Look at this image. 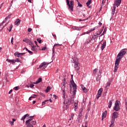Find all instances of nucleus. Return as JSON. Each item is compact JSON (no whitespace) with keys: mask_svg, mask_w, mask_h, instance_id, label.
Masks as SVG:
<instances>
[{"mask_svg":"<svg viewBox=\"0 0 127 127\" xmlns=\"http://www.w3.org/2000/svg\"><path fill=\"white\" fill-rule=\"evenodd\" d=\"M126 50H127V49H124L122 50L120 53L117 55V59L115 61V67H114V72H117L118 71V69H119V65H120V62H121V60H122V58L126 55V53H127V52Z\"/></svg>","mask_w":127,"mask_h":127,"instance_id":"f257e3e1","label":"nucleus"},{"mask_svg":"<svg viewBox=\"0 0 127 127\" xmlns=\"http://www.w3.org/2000/svg\"><path fill=\"white\" fill-rule=\"evenodd\" d=\"M31 118H34V116H30L29 119L25 122L26 126L27 127H33V125L36 124V122L33 121V119Z\"/></svg>","mask_w":127,"mask_h":127,"instance_id":"f03ea898","label":"nucleus"},{"mask_svg":"<svg viewBox=\"0 0 127 127\" xmlns=\"http://www.w3.org/2000/svg\"><path fill=\"white\" fill-rule=\"evenodd\" d=\"M72 60L73 61V63H74V68L75 70H76V72L77 73H79V71L80 70V66H79V60L78 58H74L72 59Z\"/></svg>","mask_w":127,"mask_h":127,"instance_id":"7ed1b4c3","label":"nucleus"},{"mask_svg":"<svg viewBox=\"0 0 127 127\" xmlns=\"http://www.w3.org/2000/svg\"><path fill=\"white\" fill-rule=\"evenodd\" d=\"M71 76L72 80L70 81V83L72 86V88L73 90L72 92V94H73L74 96H75V95H76V92H77V85L75 83V82H74V80H73V75H71Z\"/></svg>","mask_w":127,"mask_h":127,"instance_id":"20e7f679","label":"nucleus"},{"mask_svg":"<svg viewBox=\"0 0 127 127\" xmlns=\"http://www.w3.org/2000/svg\"><path fill=\"white\" fill-rule=\"evenodd\" d=\"M66 4L68 6V9H70L71 11H73V7L74 6V1L70 0H66Z\"/></svg>","mask_w":127,"mask_h":127,"instance_id":"39448f33","label":"nucleus"},{"mask_svg":"<svg viewBox=\"0 0 127 127\" xmlns=\"http://www.w3.org/2000/svg\"><path fill=\"white\" fill-rule=\"evenodd\" d=\"M114 111H116V112H119L120 110H121V108L120 107V101L118 100H117L115 103V106L114 107Z\"/></svg>","mask_w":127,"mask_h":127,"instance_id":"423d86ee","label":"nucleus"},{"mask_svg":"<svg viewBox=\"0 0 127 127\" xmlns=\"http://www.w3.org/2000/svg\"><path fill=\"white\" fill-rule=\"evenodd\" d=\"M5 26H7V30H8V31H9V32H10V31H11V29H12V24H10V25H8V22H7V23H6L2 28V29L0 30V31H1V30H2V29H3V28H4V27H5Z\"/></svg>","mask_w":127,"mask_h":127,"instance_id":"0eeeda50","label":"nucleus"},{"mask_svg":"<svg viewBox=\"0 0 127 127\" xmlns=\"http://www.w3.org/2000/svg\"><path fill=\"white\" fill-rule=\"evenodd\" d=\"M72 103V100L68 99L66 101V100H64V104L67 108H69V106Z\"/></svg>","mask_w":127,"mask_h":127,"instance_id":"6e6552de","label":"nucleus"},{"mask_svg":"<svg viewBox=\"0 0 127 127\" xmlns=\"http://www.w3.org/2000/svg\"><path fill=\"white\" fill-rule=\"evenodd\" d=\"M118 118H119V113H118L117 112H114L112 114L111 119L114 120L116 121V119H118Z\"/></svg>","mask_w":127,"mask_h":127,"instance_id":"1a4fd4ad","label":"nucleus"},{"mask_svg":"<svg viewBox=\"0 0 127 127\" xmlns=\"http://www.w3.org/2000/svg\"><path fill=\"white\" fill-rule=\"evenodd\" d=\"M48 65V64H46L45 62L42 63L39 66V68H40L41 69H45V68H46V67H47V66Z\"/></svg>","mask_w":127,"mask_h":127,"instance_id":"9d476101","label":"nucleus"},{"mask_svg":"<svg viewBox=\"0 0 127 127\" xmlns=\"http://www.w3.org/2000/svg\"><path fill=\"white\" fill-rule=\"evenodd\" d=\"M57 45H59V46H61L62 45L60 44H55L53 48L52 49V51H53V57H54L55 55V49H54V48L55 47V46H57Z\"/></svg>","mask_w":127,"mask_h":127,"instance_id":"9b49d317","label":"nucleus"},{"mask_svg":"<svg viewBox=\"0 0 127 127\" xmlns=\"http://www.w3.org/2000/svg\"><path fill=\"white\" fill-rule=\"evenodd\" d=\"M106 45H107V42L106 41H104L101 47V49L102 51H103V50H104V49L106 48Z\"/></svg>","mask_w":127,"mask_h":127,"instance_id":"f8f14e48","label":"nucleus"},{"mask_svg":"<svg viewBox=\"0 0 127 127\" xmlns=\"http://www.w3.org/2000/svg\"><path fill=\"white\" fill-rule=\"evenodd\" d=\"M115 3L117 7H118L122 3V0H116Z\"/></svg>","mask_w":127,"mask_h":127,"instance_id":"ddd939ff","label":"nucleus"},{"mask_svg":"<svg viewBox=\"0 0 127 127\" xmlns=\"http://www.w3.org/2000/svg\"><path fill=\"white\" fill-rule=\"evenodd\" d=\"M107 111H105V112H104L102 113V121H103L104 120V119L106 118V117H107Z\"/></svg>","mask_w":127,"mask_h":127,"instance_id":"4468645a","label":"nucleus"},{"mask_svg":"<svg viewBox=\"0 0 127 127\" xmlns=\"http://www.w3.org/2000/svg\"><path fill=\"white\" fill-rule=\"evenodd\" d=\"M31 50L34 51L35 53H37V48H36V46H33L31 47Z\"/></svg>","mask_w":127,"mask_h":127,"instance_id":"2eb2a0df","label":"nucleus"},{"mask_svg":"<svg viewBox=\"0 0 127 127\" xmlns=\"http://www.w3.org/2000/svg\"><path fill=\"white\" fill-rule=\"evenodd\" d=\"M21 22V20L19 19V18L17 19L16 21L14 22L15 25H18L20 24V22Z\"/></svg>","mask_w":127,"mask_h":127,"instance_id":"dca6fc26","label":"nucleus"},{"mask_svg":"<svg viewBox=\"0 0 127 127\" xmlns=\"http://www.w3.org/2000/svg\"><path fill=\"white\" fill-rule=\"evenodd\" d=\"M72 29H74V30H78V31H80L81 29H82V27H77V26H73Z\"/></svg>","mask_w":127,"mask_h":127,"instance_id":"f3484780","label":"nucleus"},{"mask_svg":"<svg viewBox=\"0 0 127 127\" xmlns=\"http://www.w3.org/2000/svg\"><path fill=\"white\" fill-rule=\"evenodd\" d=\"M113 102H114L113 99H112L109 101V104H108L109 109H111V108H112V105H113Z\"/></svg>","mask_w":127,"mask_h":127,"instance_id":"a211bd4d","label":"nucleus"},{"mask_svg":"<svg viewBox=\"0 0 127 127\" xmlns=\"http://www.w3.org/2000/svg\"><path fill=\"white\" fill-rule=\"evenodd\" d=\"M83 108H81L80 110H79V115H78V118L79 119H80V118H81V117H82V113H83Z\"/></svg>","mask_w":127,"mask_h":127,"instance_id":"6ab92c4d","label":"nucleus"},{"mask_svg":"<svg viewBox=\"0 0 127 127\" xmlns=\"http://www.w3.org/2000/svg\"><path fill=\"white\" fill-rule=\"evenodd\" d=\"M92 3V0H88V1L86 2V4L88 7L90 8L91 6H90V4Z\"/></svg>","mask_w":127,"mask_h":127,"instance_id":"aec40b11","label":"nucleus"},{"mask_svg":"<svg viewBox=\"0 0 127 127\" xmlns=\"http://www.w3.org/2000/svg\"><path fill=\"white\" fill-rule=\"evenodd\" d=\"M6 61H7L8 63H12V65H14V60H9L7 59Z\"/></svg>","mask_w":127,"mask_h":127,"instance_id":"412c9836","label":"nucleus"},{"mask_svg":"<svg viewBox=\"0 0 127 127\" xmlns=\"http://www.w3.org/2000/svg\"><path fill=\"white\" fill-rule=\"evenodd\" d=\"M63 98L64 101V100H66V94H65V89L63 90Z\"/></svg>","mask_w":127,"mask_h":127,"instance_id":"4be33fe9","label":"nucleus"},{"mask_svg":"<svg viewBox=\"0 0 127 127\" xmlns=\"http://www.w3.org/2000/svg\"><path fill=\"white\" fill-rule=\"evenodd\" d=\"M101 75H99V74L97 75V76L96 77V81L97 82H99V81L100 80H101Z\"/></svg>","mask_w":127,"mask_h":127,"instance_id":"5701e85b","label":"nucleus"},{"mask_svg":"<svg viewBox=\"0 0 127 127\" xmlns=\"http://www.w3.org/2000/svg\"><path fill=\"white\" fill-rule=\"evenodd\" d=\"M115 121H116V120L111 119V124H110V127H113V126H114V124H115Z\"/></svg>","mask_w":127,"mask_h":127,"instance_id":"b1692460","label":"nucleus"},{"mask_svg":"<svg viewBox=\"0 0 127 127\" xmlns=\"http://www.w3.org/2000/svg\"><path fill=\"white\" fill-rule=\"evenodd\" d=\"M78 101H76L74 103V109L75 110H76V109H78Z\"/></svg>","mask_w":127,"mask_h":127,"instance_id":"393cba45","label":"nucleus"},{"mask_svg":"<svg viewBox=\"0 0 127 127\" xmlns=\"http://www.w3.org/2000/svg\"><path fill=\"white\" fill-rule=\"evenodd\" d=\"M102 92H103V88H101L99 89L98 91V95H102Z\"/></svg>","mask_w":127,"mask_h":127,"instance_id":"a878e982","label":"nucleus"},{"mask_svg":"<svg viewBox=\"0 0 127 127\" xmlns=\"http://www.w3.org/2000/svg\"><path fill=\"white\" fill-rule=\"evenodd\" d=\"M99 34L98 33H95L93 35V38L94 39H96V38L99 37Z\"/></svg>","mask_w":127,"mask_h":127,"instance_id":"bb28decb","label":"nucleus"},{"mask_svg":"<svg viewBox=\"0 0 127 127\" xmlns=\"http://www.w3.org/2000/svg\"><path fill=\"white\" fill-rule=\"evenodd\" d=\"M20 53H18V52H16L14 53V56L15 57H20Z\"/></svg>","mask_w":127,"mask_h":127,"instance_id":"cd10ccee","label":"nucleus"},{"mask_svg":"<svg viewBox=\"0 0 127 127\" xmlns=\"http://www.w3.org/2000/svg\"><path fill=\"white\" fill-rule=\"evenodd\" d=\"M91 33V31H90V30L87 31V32H84L83 33H82L81 34V36H83V35H85V34H89V33Z\"/></svg>","mask_w":127,"mask_h":127,"instance_id":"c85d7f7f","label":"nucleus"},{"mask_svg":"<svg viewBox=\"0 0 127 127\" xmlns=\"http://www.w3.org/2000/svg\"><path fill=\"white\" fill-rule=\"evenodd\" d=\"M98 28V26H96L93 28H91L89 31H90V32H92V31H94V30H96V29H97Z\"/></svg>","mask_w":127,"mask_h":127,"instance_id":"c756f323","label":"nucleus"},{"mask_svg":"<svg viewBox=\"0 0 127 127\" xmlns=\"http://www.w3.org/2000/svg\"><path fill=\"white\" fill-rule=\"evenodd\" d=\"M51 89V88H50V86H48L46 89V93H48V92L50 91Z\"/></svg>","mask_w":127,"mask_h":127,"instance_id":"7c9ffc66","label":"nucleus"},{"mask_svg":"<svg viewBox=\"0 0 127 127\" xmlns=\"http://www.w3.org/2000/svg\"><path fill=\"white\" fill-rule=\"evenodd\" d=\"M62 90H65V82H63V84H62Z\"/></svg>","mask_w":127,"mask_h":127,"instance_id":"2f4dec72","label":"nucleus"},{"mask_svg":"<svg viewBox=\"0 0 127 127\" xmlns=\"http://www.w3.org/2000/svg\"><path fill=\"white\" fill-rule=\"evenodd\" d=\"M14 64H15V62H17V63H19V62H20V59H18V58H16L15 60H14Z\"/></svg>","mask_w":127,"mask_h":127,"instance_id":"473e14b6","label":"nucleus"},{"mask_svg":"<svg viewBox=\"0 0 127 127\" xmlns=\"http://www.w3.org/2000/svg\"><path fill=\"white\" fill-rule=\"evenodd\" d=\"M91 39H88L85 42V44H88V43H90L91 42Z\"/></svg>","mask_w":127,"mask_h":127,"instance_id":"72a5a7b5","label":"nucleus"},{"mask_svg":"<svg viewBox=\"0 0 127 127\" xmlns=\"http://www.w3.org/2000/svg\"><path fill=\"white\" fill-rule=\"evenodd\" d=\"M107 31V30L106 29H105L104 30V31L103 32V33L101 34V35L100 36V37H101V36H103V35H104V34H106V32Z\"/></svg>","mask_w":127,"mask_h":127,"instance_id":"f704fd0d","label":"nucleus"},{"mask_svg":"<svg viewBox=\"0 0 127 127\" xmlns=\"http://www.w3.org/2000/svg\"><path fill=\"white\" fill-rule=\"evenodd\" d=\"M82 127H88V122H85L84 126L82 125Z\"/></svg>","mask_w":127,"mask_h":127,"instance_id":"c9c22d12","label":"nucleus"},{"mask_svg":"<svg viewBox=\"0 0 127 127\" xmlns=\"http://www.w3.org/2000/svg\"><path fill=\"white\" fill-rule=\"evenodd\" d=\"M29 45H30L31 47H32V46H34V45H33V43H32L31 41H30V42H29Z\"/></svg>","mask_w":127,"mask_h":127,"instance_id":"e433bc0d","label":"nucleus"},{"mask_svg":"<svg viewBox=\"0 0 127 127\" xmlns=\"http://www.w3.org/2000/svg\"><path fill=\"white\" fill-rule=\"evenodd\" d=\"M97 72H98V68H95L93 70V74H97Z\"/></svg>","mask_w":127,"mask_h":127,"instance_id":"4c0bfd02","label":"nucleus"},{"mask_svg":"<svg viewBox=\"0 0 127 127\" xmlns=\"http://www.w3.org/2000/svg\"><path fill=\"white\" fill-rule=\"evenodd\" d=\"M48 101H49V100L47 99L45 100L44 102H42V106H44V105H45V104H46L47 102H48Z\"/></svg>","mask_w":127,"mask_h":127,"instance_id":"58836bf2","label":"nucleus"},{"mask_svg":"<svg viewBox=\"0 0 127 127\" xmlns=\"http://www.w3.org/2000/svg\"><path fill=\"white\" fill-rule=\"evenodd\" d=\"M82 91L83 92V93H87V88H86V87H84L82 89Z\"/></svg>","mask_w":127,"mask_h":127,"instance_id":"ea45409f","label":"nucleus"},{"mask_svg":"<svg viewBox=\"0 0 127 127\" xmlns=\"http://www.w3.org/2000/svg\"><path fill=\"white\" fill-rule=\"evenodd\" d=\"M89 18H90V16H89L88 17H87L86 19H79V21H85V20H88V19H89Z\"/></svg>","mask_w":127,"mask_h":127,"instance_id":"a19ab883","label":"nucleus"},{"mask_svg":"<svg viewBox=\"0 0 127 127\" xmlns=\"http://www.w3.org/2000/svg\"><path fill=\"white\" fill-rule=\"evenodd\" d=\"M111 86V82H109L107 83L106 84V88H107V87H110Z\"/></svg>","mask_w":127,"mask_h":127,"instance_id":"79ce46f5","label":"nucleus"},{"mask_svg":"<svg viewBox=\"0 0 127 127\" xmlns=\"http://www.w3.org/2000/svg\"><path fill=\"white\" fill-rule=\"evenodd\" d=\"M39 83H40V82H42V78H39L37 81Z\"/></svg>","mask_w":127,"mask_h":127,"instance_id":"37998d69","label":"nucleus"},{"mask_svg":"<svg viewBox=\"0 0 127 127\" xmlns=\"http://www.w3.org/2000/svg\"><path fill=\"white\" fill-rule=\"evenodd\" d=\"M7 19H8V18H7V17H5V20L2 21V22L1 23V24H3V23H5V21H6Z\"/></svg>","mask_w":127,"mask_h":127,"instance_id":"c03bdc74","label":"nucleus"},{"mask_svg":"<svg viewBox=\"0 0 127 127\" xmlns=\"http://www.w3.org/2000/svg\"><path fill=\"white\" fill-rule=\"evenodd\" d=\"M102 32H103V28L100 29L99 32L98 33V35H100V34H101Z\"/></svg>","mask_w":127,"mask_h":127,"instance_id":"a18cd8bd","label":"nucleus"},{"mask_svg":"<svg viewBox=\"0 0 127 127\" xmlns=\"http://www.w3.org/2000/svg\"><path fill=\"white\" fill-rule=\"evenodd\" d=\"M33 88V87H34V84H30L29 86H28V88Z\"/></svg>","mask_w":127,"mask_h":127,"instance_id":"49530a36","label":"nucleus"},{"mask_svg":"<svg viewBox=\"0 0 127 127\" xmlns=\"http://www.w3.org/2000/svg\"><path fill=\"white\" fill-rule=\"evenodd\" d=\"M18 89H19V87H18V86H16V87H14V90H15V91H17V90H18Z\"/></svg>","mask_w":127,"mask_h":127,"instance_id":"de8ad7c7","label":"nucleus"},{"mask_svg":"<svg viewBox=\"0 0 127 127\" xmlns=\"http://www.w3.org/2000/svg\"><path fill=\"white\" fill-rule=\"evenodd\" d=\"M112 11H115L116 12V5H114L113 6V9H112Z\"/></svg>","mask_w":127,"mask_h":127,"instance_id":"09e8293b","label":"nucleus"},{"mask_svg":"<svg viewBox=\"0 0 127 127\" xmlns=\"http://www.w3.org/2000/svg\"><path fill=\"white\" fill-rule=\"evenodd\" d=\"M9 123L10 124L11 126H13V124L14 123L13 121H9Z\"/></svg>","mask_w":127,"mask_h":127,"instance_id":"8fccbe9b","label":"nucleus"},{"mask_svg":"<svg viewBox=\"0 0 127 127\" xmlns=\"http://www.w3.org/2000/svg\"><path fill=\"white\" fill-rule=\"evenodd\" d=\"M37 41H38V42H39V43H41L42 40L40 39H37Z\"/></svg>","mask_w":127,"mask_h":127,"instance_id":"3c124183","label":"nucleus"},{"mask_svg":"<svg viewBox=\"0 0 127 127\" xmlns=\"http://www.w3.org/2000/svg\"><path fill=\"white\" fill-rule=\"evenodd\" d=\"M28 53H29V54H30L31 55H33V53L32 52H31V51H28Z\"/></svg>","mask_w":127,"mask_h":127,"instance_id":"603ef678","label":"nucleus"},{"mask_svg":"<svg viewBox=\"0 0 127 127\" xmlns=\"http://www.w3.org/2000/svg\"><path fill=\"white\" fill-rule=\"evenodd\" d=\"M78 5L79 7H82V6H83L80 3V2H78Z\"/></svg>","mask_w":127,"mask_h":127,"instance_id":"864d4df0","label":"nucleus"},{"mask_svg":"<svg viewBox=\"0 0 127 127\" xmlns=\"http://www.w3.org/2000/svg\"><path fill=\"white\" fill-rule=\"evenodd\" d=\"M46 49V47H44L42 48L41 50L42 51H43L45 50Z\"/></svg>","mask_w":127,"mask_h":127,"instance_id":"5fc2aeb1","label":"nucleus"},{"mask_svg":"<svg viewBox=\"0 0 127 127\" xmlns=\"http://www.w3.org/2000/svg\"><path fill=\"white\" fill-rule=\"evenodd\" d=\"M37 95L34 94L32 96H31V98H36V97H37Z\"/></svg>","mask_w":127,"mask_h":127,"instance_id":"6e6d98bb","label":"nucleus"},{"mask_svg":"<svg viewBox=\"0 0 127 127\" xmlns=\"http://www.w3.org/2000/svg\"><path fill=\"white\" fill-rule=\"evenodd\" d=\"M32 30V29H31V28H30L28 29V32H31Z\"/></svg>","mask_w":127,"mask_h":127,"instance_id":"4d7b16f0","label":"nucleus"},{"mask_svg":"<svg viewBox=\"0 0 127 127\" xmlns=\"http://www.w3.org/2000/svg\"><path fill=\"white\" fill-rule=\"evenodd\" d=\"M25 118H26V116H25V115L24 116L22 117L21 120H25Z\"/></svg>","mask_w":127,"mask_h":127,"instance_id":"13d9d810","label":"nucleus"},{"mask_svg":"<svg viewBox=\"0 0 127 127\" xmlns=\"http://www.w3.org/2000/svg\"><path fill=\"white\" fill-rule=\"evenodd\" d=\"M53 97H54V98H55L56 99H58V96H56V95H55V94H54Z\"/></svg>","mask_w":127,"mask_h":127,"instance_id":"bf43d9fd","label":"nucleus"},{"mask_svg":"<svg viewBox=\"0 0 127 127\" xmlns=\"http://www.w3.org/2000/svg\"><path fill=\"white\" fill-rule=\"evenodd\" d=\"M100 96H101L100 95L97 94L96 96V99L98 100V99L100 98Z\"/></svg>","mask_w":127,"mask_h":127,"instance_id":"052dcab7","label":"nucleus"},{"mask_svg":"<svg viewBox=\"0 0 127 127\" xmlns=\"http://www.w3.org/2000/svg\"><path fill=\"white\" fill-rule=\"evenodd\" d=\"M115 13H116L115 11H112V16H114V14H115Z\"/></svg>","mask_w":127,"mask_h":127,"instance_id":"680f3d73","label":"nucleus"},{"mask_svg":"<svg viewBox=\"0 0 127 127\" xmlns=\"http://www.w3.org/2000/svg\"><path fill=\"white\" fill-rule=\"evenodd\" d=\"M74 114H71V118L72 120H73V118H74Z\"/></svg>","mask_w":127,"mask_h":127,"instance_id":"e2e57ef3","label":"nucleus"},{"mask_svg":"<svg viewBox=\"0 0 127 127\" xmlns=\"http://www.w3.org/2000/svg\"><path fill=\"white\" fill-rule=\"evenodd\" d=\"M80 87H81L82 90V89H84V88H85V86H84V85H83L82 84H81L80 85Z\"/></svg>","mask_w":127,"mask_h":127,"instance_id":"0e129e2a","label":"nucleus"},{"mask_svg":"<svg viewBox=\"0 0 127 127\" xmlns=\"http://www.w3.org/2000/svg\"><path fill=\"white\" fill-rule=\"evenodd\" d=\"M102 69L99 70V75H101V74H102Z\"/></svg>","mask_w":127,"mask_h":127,"instance_id":"69168bd1","label":"nucleus"},{"mask_svg":"<svg viewBox=\"0 0 127 127\" xmlns=\"http://www.w3.org/2000/svg\"><path fill=\"white\" fill-rule=\"evenodd\" d=\"M10 16H11V14H9V15H8V16H7V17L8 18H10Z\"/></svg>","mask_w":127,"mask_h":127,"instance_id":"338daca9","label":"nucleus"},{"mask_svg":"<svg viewBox=\"0 0 127 127\" xmlns=\"http://www.w3.org/2000/svg\"><path fill=\"white\" fill-rule=\"evenodd\" d=\"M34 42H35L36 45H37V47H39V46H38L37 45V41H35Z\"/></svg>","mask_w":127,"mask_h":127,"instance_id":"774afa93","label":"nucleus"}]
</instances>
